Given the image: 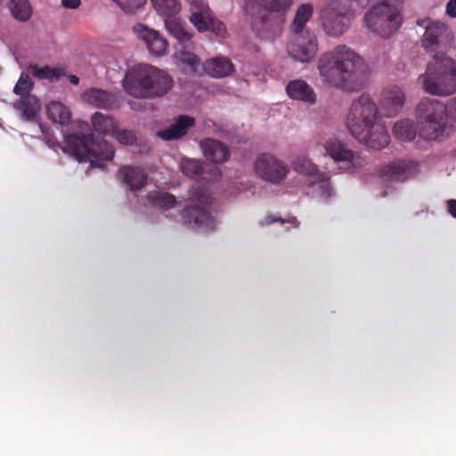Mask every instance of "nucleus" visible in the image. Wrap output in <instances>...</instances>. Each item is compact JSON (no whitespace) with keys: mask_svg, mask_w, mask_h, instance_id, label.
Masks as SVG:
<instances>
[{"mask_svg":"<svg viewBox=\"0 0 456 456\" xmlns=\"http://www.w3.org/2000/svg\"><path fill=\"white\" fill-rule=\"evenodd\" d=\"M416 24L425 28L422 46L428 53H434L424 74L419 80L427 94L436 96H450L456 94V60L438 51L446 43L448 26L429 18L418 19Z\"/></svg>","mask_w":456,"mask_h":456,"instance_id":"obj_1","label":"nucleus"},{"mask_svg":"<svg viewBox=\"0 0 456 456\" xmlns=\"http://www.w3.org/2000/svg\"><path fill=\"white\" fill-rule=\"evenodd\" d=\"M317 67L322 81L330 87L354 93L362 90L368 84L369 65L346 45H338L322 54Z\"/></svg>","mask_w":456,"mask_h":456,"instance_id":"obj_2","label":"nucleus"},{"mask_svg":"<svg viewBox=\"0 0 456 456\" xmlns=\"http://www.w3.org/2000/svg\"><path fill=\"white\" fill-rule=\"evenodd\" d=\"M379 110L375 102L367 94L353 101L346 118L350 134L366 146L380 150L389 142L387 128L378 122Z\"/></svg>","mask_w":456,"mask_h":456,"instance_id":"obj_3","label":"nucleus"},{"mask_svg":"<svg viewBox=\"0 0 456 456\" xmlns=\"http://www.w3.org/2000/svg\"><path fill=\"white\" fill-rule=\"evenodd\" d=\"M123 86L136 98H156L167 94L173 87V78L166 71L151 65L140 64L130 69Z\"/></svg>","mask_w":456,"mask_h":456,"instance_id":"obj_4","label":"nucleus"},{"mask_svg":"<svg viewBox=\"0 0 456 456\" xmlns=\"http://www.w3.org/2000/svg\"><path fill=\"white\" fill-rule=\"evenodd\" d=\"M419 137L431 141L444 134L448 118V108L443 102L424 97L415 110Z\"/></svg>","mask_w":456,"mask_h":456,"instance_id":"obj_5","label":"nucleus"},{"mask_svg":"<svg viewBox=\"0 0 456 456\" xmlns=\"http://www.w3.org/2000/svg\"><path fill=\"white\" fill-rule=\"evenodd\" d=\"M69 152L79 161H90L92 167H100L99 161H109L114 158L113 146L105 140H96L92 133L86 134H69L65 136Z\"/></svg>","mask_w":456,"mask_h":456,"instance_id":"obj_6","label":"nucleus"},{"mask_svg":"<svg viewBox=\"0 0 456 456\" xmlns=\"http://www.w3.org/2000/svg\"><path fill=\"white\" fill-rule=\"evenodd\" d=\"M402 6V0H396L395 4H389L386 0L374 5L365 13L366 26L373 33L382 37H389L403 23Z\"/></svg>","mask_w":456,"mask_h":456,"instance_id":"obj_7","label":"nucleus"},{"mask_svg":"<svg viewBox=\"0 0 456 456\" xmlns=\"http://www.w3.org/2000/svg\"><path fill=\"white\" fill-rule=\"evenodd\" d=\"M320 15L323 29L330 37L342 36L354 18L349 0H330Z\"/></svg>","mask_w":456,"mask_h":456,"instance_id":"obj_8","label":"nucleus"},{"mask_svg":"<svg viewBox=\"0 0 456 456\" xmlns=\"http://www.w3.org/2000/svg\"><path fill=\"white\" fill-rule=\"evenodd\" d=\"M326 153L338 164V168L351 172L366 164V159L359 152L349 149L336 137H330L322 142Z\"/></svg>","mask_w":456,"mask_h":456,"instance_id":"obj_9","label":"nucleus"},{"mask_svg":"<svg viewBox=\"0 0 456 456\" xmlns=\"http://www.w3.org/2000/svg\"><path fill=\"white\" fill-rule=\"evenodd\" d=\"M254 170L259 178L274 184L283 181L289 172L282 160L270 153H261L256 158Z\"/></svg>","mask_w":456,"mask_h":456,"instance_id":"obj_10","label":"nucleus"},{"mask_svg":"<svg viewBox=\"0 0 456 456\" xmlns=\"http://www.w3.org/2000/svg\"><path fill=\"white\" fill-rule=\"evenodd\" d=\"M257 1L264 10L252 21V28L260 38L273 40L281 32L283 24L282 15L286 11L277 12L267 9L262 4L261 0Z\"/></svg>","mask_w":456,"mask_h":456,"instance_id":"obj_11","label":"nucleus"},{"mask_svg":"<svg viewBox=\"0 0 456 456\" xmlns=\"http://www.w3.org/2000/svg\"><path fill=\"white\" fill-rule=\"evenodd\" d=\"M318 50L316 37L309 30L304 34H292L288 45L289 54L301 62L310 61Z\"/></svg>","mask_w":456,"mask_h":456,"instance_id":"obj_12","label":"nucleus"},{"mask_svg":"<svg viewBox=\"0 0 456 456\" xmlns=\"http://www.w3.org/2000/svg\"><path fill=\"white\" fill-rule=\"evenodd\" d=\"M419 165L411 159H397L379 170V175L388 182L404 183L419 173Z\"/></svg>","mask_w":456,"mask_h":456,"instance_id":"obj_13","label":"nucleus"},{"mask_svg":"<svg viewBox=\"0 0 456 456\" xmlns=\"http://www.w3.org/2000/svg\"><path fill=\"white\" fill-rule=\"evenodd\" d=\"M180 215L183 223L195 231L208 232L216 228L214 217L204 207L188 205L183 208Z\"/></svg>","mask_w":456,"mask_h":456,"instance_id":"obj_14","label":"nucleus"},{"mask_svg":"<svg viewBox=\"0 0 456 456\" xmlns=\"http://www.w3.org/2000/svg\"><path fill=\"white\" fill-rule=\"evenodd\" d=\"M134 32L144 43L151 55L159 57L166 54L168 42L158 30L139 23L134 27Z\"/></svg>","mask_w":456,"mask_h":456,"instance_id":"obj_15","label":"nucleus"},{"mask_svg":"<svg viewBox=\"0 0 456 456\" xmlns=\"http://www.w3.org/2000/svg\"><path fill=\"white\" fill-rule=\"evenodd\" d=\"M405 96L397 86H388L381 93L379 105L386 117L396 116L403 107Z\"/></svg>","mask_w":456,"mask_h":456,"instance_id":"obj_16","label":"nucleus"},{"mask_svg":"<svg viewBox=\"0 0 456 456\" xmlns=\"http://www.w3.org/2000/svg\"><path fill=\"white\" fill-rule=\"evenodd\" d=\"M83 99L99 109L115 110L119 108V101L116 94L98 88L86 90L83 94Z\"/></svg>","mask_w":456,"mask_h":456,"instance_id":"obj_17","label":"nucleus"},{"mask_svg":"<svg viewBox=\"0 0 456 456\" xmlns=\"http://www.w3.org/2000/svg\"><path fill=\"white\" fill-rule=\"evenodd\" d=\"M193 118L187 115H180L175 118L174 123L166 129L158 132V136L165 141L177 140L188 132V129L194 126Z\"/></svg>","mask_w":456,"mask_h":456,"instance_id":"obj_18","label":"nucleus"},{"mask_svg":"<svg viewBox=\"0 0 456 456\" xmlns=\"http://www.w3.org/2000/svg\"><path fill=\"white\" fill-rule=\"evenodd\" d=\"M200 147L205 158L209 161L223 163L230 158L228 147L219 141L207 138L200 142Z\"/></svg>","mask_w":456,"mask_h":456,"instance_id":"obj_19","label":"nucleus"},{"mask_svg":"<svg viewBox=\"0 0 456 456\" xmlns=\"http://www.w3.org/2000/svg\"><path fill=\"white\" fill-rule=\"evenodd\" d=\"M286 92L289 98L306 104H314L316 101L314 89L302 79L289 81L286 86Z\"/></svg>","mask_w":456,"mask_h":456,"instance_id":"obj_20","label":"nucleus"},{"mask_svg":"<svg viewBox=\"0 0 456 456\" xmlns=\"http://www.w3.org/2000/svg\"><path fill=\"white\" fill-rule=\"evenodd\" d=\"M118 175L134 191L141 190L147 183L146 174L139 167H122L119 168Z\"/></svg>","mask_w":456,"mask_h":456,"instance_id":"obj_21","label":"nucleus"},{"mask_svg":"<svg viewBox=\"0 0 456 456\" xmlns=\"http://www.w3.org/2000/svg\"><path fill=\"white\" fill-rule=\"evenodd\" d=\"M164 21L168 33L174 37L183 48L188 47L192 35L185 28V24L181 18L177 15H174L166 18Z\"/></svg>","mask_w":456,"mask_h":456,"instance_id":"obj_22","label":"nucleus"},{"mask_svg":"<svg viewBox=\"0 0 456 456\" xmlns=\"http://www.w3.org/2000/svg\"><path fill=\"white\" fill-rule=\"evenodd\" d=\"M91 124L96 133L110 136L115 134L119 126L114 117L98 111L91 117Z\"/></svg>","mask_w":456,"mask_h":456,"instance_id":"obj_23","label":"nucleus"},{"mask_svg":"<svg viewBox=\"0 0 456 456\" xmlns=\"http://www.w3.org/2000/svg\"><path fill=\"white\" fill-rule=\"evenodd\" d=\"M309 186L312 188V192L325 202L336 195L330 178L322 172L309 181Z\"/></svg>","mask_w":456,"mask_h":456,"instance_id":"obj_24","label":"nucleus"},{"mask_svg":"<svg viewBox=\"0 0 456 456\" xmlns=\"http://www.w3.org/2000/svg\"><path fill=\"white\" fill-rule=\"evenodd\" d=\"M314 13V6L312 4H302L297 11L291 24L292 34H304L305 30V25L311 19Z\"/></svg>","mask_w":456,"mask_h":456,"instance_id":"obj_25","label":"nucleus"},{"mask_svg":"<svg viewBox=\"0 0 456 456\" xmlns=\"http://www.w3.org/2000/svg\"><path fill=\"white\" fill-rule=\"evenodd\" d=\"M232 63L224 57H216L208 60L204 64V69L211 77H222L229 75L232 70Z\"/></svg>","mask_w":456,"mask_h":456,"instance_id":"obj_26","label":"nucleus"},{"mask_svg":"<svg viewBox=\"0 0 456 456\" xmlns=\"http://www.w3.org/2000/svg\"><path fill=\"white\" fill-rule=\"evenodd\" d=\"M46 110L48 118L54 123L66 125L71 118L69 110L60 102H51Z\"/></svg>","mask_w":456,"mask_h":456,"instance_id":"obj_27","label":"nucleus"},{"mask_svg":"<svg viewBox=\"0 0 456 456\" xmlns=\"http://www.w3.org/2000/svg\"><path fill=\"white\" fill-rule=\"evenodd\" d=\"M148 202L153 207L169 209L176 203L175 197L166 191H152L146 195Z\"/></svg>","mask_w":456,"mask_h":456,"instance_id":"obj_28","label":"nucleus"},{"mask_svg":"<svg viewBox=\"0 0 456 456\" xmlns=\"http://www.w3.org/2000/svg\"><path fill=\"white\" fill-rule=\"evenodd\" d=\"M14 106L20 110L28 118H32L37 115L41 105L37 96L28 94L22 96L16 101Z\"/></svg>","mask_w":456,"mask_h":456,"instance_id":"obj_29","label":"nucleus"},{"mask_svg":"<svg viewBox=\"0 0 456 456\" xmlns=\"http://www.w3.org/2000/svg\"><path fill=\"white\" fill-rule=\"evenodd\" d=\"M156 12L164 18L178 15L181 5L178 0H151Z\"/></svg>","mask_w":456,"mask_h":456,"instance_id":"obj_30","label":"nucleus"},{"mask_svg":"<svg viewBox=\"0 0 456 456\" xmlns=\"http://www.w3.org/2000/svg\"><path fill=\"white\" fill-rule=\"evenodd\" d=\"M393 133L397 139L406 142L413 140L417 134L414 124L410 119L397 121L393 127Z\"/></svg>","mask_w":456,"mask_h":456,"instance_id":"obj_31","label":"nucleus"},{"mask_svg":"<svg viewBox=\"0 0 456 456\" xmlns=\"http://www.w3.org/2000/svg\"><path fill=\"white\" fill-rule=\"evenodd\" d=\"M9 8L12 17L19 21H27L31 17L32 10L28 0H12Z\"/></svg>","mask_w":456,"mask_h":456,"instance_id":"obj_32","label":"nucleus"},{"mask_svg":"<svg viewBox=\"0 0 456 456\" xmlns=\"http://www.w3.org/2000/svg\"><path fill=\"white\" fill-rule=\"evenodd\" d=\"M295 171L309 176L310 180L320 174L318 167L310 159L306 158H298L292 163Z\"/></svg>","mask_w":456,"mask_h":456,"instance_id":"obj_33","label":"nucleus"},{"mask_svg":"<svg viewBox=\"0 0 456 456\" xmlns=\"http://www.w3.org/2000/svg\"><path fill=\"white\" fill-rule=\"evenodd\" d=\"M30 74L39 79L57 80L61 76L59 69H53L49 66L39 68L37 65H31L28 68Z\"/></svg>","mask_w":456,"mask_h":456,"instance_id":"obj_34","label":"nucleus"},{"mask_svg":"<svg viewBox=\"0 0 456 456\" xmlns=\"http://www.w3.org/2000/svg\"><path fill=\"white\" fill-rule=\"evenodd\" d=\"M213 19L211 10L207 13H191L190 21L200 32L208 31V27Z\"/></svg>","mask_w":456,"mask_h":456,"instance_id":"obj_35","label":"nucleus"},{"mask_svg":"<svg viewBox=\"0 0 456 456\" xmlns=\"http://www.w3.org/2000/svg\"><path fill=\"white\" fill-rule=\"evenodd\" d=\"M33 82L28 74L21 73L18 82L16 83L13 92L20 97L31 94L30 91L33 88Z\"/></svg>","mask_w":456,"mask_h":456,"instance_id":"obj_36","label":"nucleus"},{"mask_svg":"<svg viewBox=\"0 0 456 456\" xmlns=\"http://www.w3.org/2000/svg\"><path fill=\"white\" fill-rule=\"evenodd\" d=\"M181 169L186 176L194 177L201 174L202 166L198 160L184 159L181 164Z\"/></svg>","mask_w":456,"mask_h":456,"instance_id":"obj_37","label":"nucleus"},{"mask_svg":"<svg viewBox=\"0 0 456 456\" xmlns=\"http://www.w3.org/2000/svg\"><path fill=\"white\" fill-rule=\"evenodd\" d=\"M262 4L270 10L283 12L291 4V0H261Z\"/></svg>","mask_w":456,"mask_h":456,"instance_id":"obj_38","label":"nucleus"},{"mask_svg":"<svg viewBox=\"0 0 456 456\" xmlns=\"http://www.w3.org/2000/svg\"><path fill=\"white\" fill-rule=\"evenodd\" d=\"M116 2L120 8L126 12H134L140 7H142L146 0H113Z\"/></svg>","mask_w":456,"mask_h":456,"instance_id":"obj_39","label":"nucleus"},{"mask_svg":"<svg viewBox=\"0 0 456 456\" xmlns=\"http://www.w3.org/2000/svg\"><path fill=\"white\" fill-rule=\"evenodd\" d=\"M118 140V142L121 144L125 145H132L135 142L136 137L133 131L131 130H118L113 135Z\"/></svg>","mask_w":456,"mask_h":456,"instance_id":"obj_40","label":"nucleus"},{"mask_svg":"<svg viewBox=\"0 0 456 456\" xmlns=\"http://www.w3.org/2000/svg\"><path fill=\"white\" fill-rule=\"evenodd\" d=\"M190 5L191 13H207L210 11L207 0H186Z\"/></svg>","mask_w":456,"mask_h":456,"instance_id":"obj_41","label":"nucleus"},{"mask_svg":"<svg viewBox=\"0 0 456 456\" xmlns=\"http://www.w3.org/2000/svg\"><path fill=\"white\" fill-rule=\"evenodd\" d=\"M208 31H212L216 36L221 37H224L225 34H226V29H225L224 24L214 17L211 20V23L208 27Z\"/></svg>","mask_w":456,"mask_h":456,"instance_id":"obj_42","label":"nucleus"},{"mask_svg":"<svg viewBox=\"0 0 456 456\" xmlns=\"http://www.w3.org/2000/svg\"><path fill=\"white\" fill-rule=\"evenodd\" d=\"M183 61L186 64H188L191 70L194 72H197V68L200 64V58L195 55L194 53L183 52Z\"/></svg>","mask_w":456,"mask_h":456,"instance_id":"obj_43","label":"nucleus"},{"mask_svg":"<svg viewBox=\"0 0 456 456\" xmlns=\"http://www.w3.org/2000/svg\"><path fill=\"white\" fill-rule=\"evenodd\" d=\"M274 222H280L281 224H284V223L287 222V223H289L290 224L294 225L295 227H297L298 224H299L297 219L295 216H293V217H291V218H289L288 220H285V219L281 218V216L277 217V216H275L273 215L266 216V217H265V219L263 224L269 225V224H273Z\"/></svg>","mask_w":456,"mask_h":456,"instance_id":"obj_44","label":"nucleus"},{"mask_svg":"<svg viewBox=\"0 0 456 456\" xmlns=\"http://www.w3.org/2000/svg\"><path fill=\"white\" fill-rule=\"evenodd\" d=\"M446 14L449 17L456 18V0H450L446 4Z\"/></svg>","mask_w":456,"mask_h":456,"instance_id":"obj_45","label":"nucleus"},{"mask_svg":"<svg viewBox=\"0 0 456 456\" xmlns=\"http://www.w3.org/2000/svg\"><path fill=\"white\" fill-rule=\"evenodd\" d=\"M61 4L65 8L77 9L81 4V0H61Z\"/></svg>","mask_w":456,"mask_h":456,"instance_id":"obj_46","label":"nucleus"},{"mask_svg":"<svg viewBox=\"0 0 456 456\" xmlns=\"http://www.w3.org/2000/svg\"><path fill=\"white\" fill-rule=\"evenodd\" d=\"M448 212L456 218V200H449L447 201Z\"/></svg>","mask_w":456,"mask_h":456,"instance_id":"obj_47","label":"nucleus"},{"mask_svg":"<svg viewBox=\"0 0 456 456\" xmlns=\"http://www.w3.org/2000/svg\"><path fill=\"white\" fill-rule=\"evenodd\" d=\"M447 108H448V111L451 113V115L453 117V118L456 120V96L450 101Z\"/></svg>","mask_w":456,"mask_h":456,"instance_id":"obj_48","label":"nucleus"},{"mask_svg":"<svg viewBox=\"0 0 456 456\" xmlns=\"http://www.w3.org/2000/svg\"><path fill=\"white\" fill-rule=\"evenodd\" d=\"M69 82H70L71 84H73V85H77V84H78V82H79L78 77H77V76H75V75H70V76L69 77Z\"/></svg>","mask_w":456,"mask_h":456,"instance_id":"obj_49","label":"nucleus"},{"mask_svg":"<svg viewBox=\"0 0 456 456\" xmlns=\"http://www.w3.org/2000/svg\"><path fill=\"white\" fill-rule=\"evenodd\" d=\"M355 2H357L362 7H365L370 0H354Z\"/></svg>","mask_w":456,"mask_h":456,"instance_id":"obj_50","label":"nucleus"},{"mask_svg":"<svg viewBox=\"0 0 456 456\" xmlns=\"http://www.w3.org/2000/svg\"><path fill=\"white\" fill-rule=\"evenodd\" d=\"M84 128H86V129H89V126H88V124H87V123H84V124H83V127H81V129L83 130Z\"/></svg>","mask_w":456,"mask_h":456,"instance_id":"obj_51","label":"nucleus"},{"mask_svg":"<svg viewBox=\"0 0 456 456\" xmlns=\"http://www.w3.org/2000/svg\"><path fill=\"white\" fill-rule=\"evenodd\" d=\"M192 198H197V199H200V196L199 195H195L194 193L193 194H191Z\"/></svg>","mask_w":456,"mask_h":456,"instance_id":"obj_52","label":"nucleus"}]
</instances>
